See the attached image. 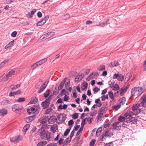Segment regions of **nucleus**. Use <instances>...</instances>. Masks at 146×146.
Returning <instances> with one entry per match:
<instances>
[{"label": "nucleus", "instance_id": "nucleus-56", "mask_svg": "<svg viewBox=\"0 0 146 146\" xmlns=\"http://www.w3.org/2000/svg\"><path fill=\"white\" fill-rule=\"evenodd\" d=\"M131 116V114L129 113H126L124 114V117H127V118H129Z\"/></svg>", "mask_w": 146, "mask_h": 146}, {"label": "nucleus", "instance_id": "nucleus-49", "mask_svg": "<svg viewBox=\"0 0 146 146\" xmlns=\"http://www.w3.org/2000/svg\"><path fill=\"white\" fill-rule=\"evenodd\" d=\"M86 120H88V118H86L85 119L83 120L81 123V126L84 127V126L86 124Z\"/></svg>", "mask_w": 146, "mask_h": 146}, {"label": "nucleus", "instance_id": "nucleus-55", "mask_svg": "<svg viewBox=\"0 0 146 146\" xmlns=\"http://www.w3.org/2000/svg\"><path fill=\"white\" fill-rule=\"evenodd\" d=\"M36 127H33L31 132V135H32V134L34 133V132L36 130Z\"/></svg>", "mask_w": 146, "mask_h": 146}, {"label": "nucleus", "instance_id": "nucleus-11", "mask_svg": "<svg viewBox=\"0 0 146 146\" xmlns=\"http://www.w3.org/2000/svg\"><path fill=\"white\" fill-rule=\"evenodd\" d=\"M36 10L34 9L26 15V16L28 18H31L33 15L35 13Z\"/></svg>", "mask_w": 146, "mask_h": 146}, {"label": "nucleus", "instance_id": "nucleus-24", "mask_svg": "<svg viewBox=\"0 0 146 146\" xmlns=\"http://www.w3.org/2000/svg\"><path fill=\"white\" fill-rule=\"evenodd\" d=\"M119 65L117 61H115L112 62H111L110 64V66H116Z\"/></svg>", "mask_w": 146, "mask_h": 146}, {"label": "nucleus", "instance_id": "nucleus-33", "mask_svg": "<svg viewBox=\"0 0 146 146\" xmlns=\"http://www.w3.org/2000/svg\"><path fill=\"white\" fill-rule=\"evenodd\" d=\"M119 87L118 84H116L114 85L112 89V90H113L115 91H116L119 90Z\"/></svg>", "mask_w": 146, "mask_h": 146}, {"label": "nucleus", "instance_id": "nucleus-18", "mask_svg": "<svg viewBox=\"0 0 146 146\" xmlns=\"http://www.w3.org/2000/svg\"><path fill=\"white\" fill-rule=\"evenodd\" d=\"M47 60V58H44L41 60H40L38 62H37V63L38 66H40L42 64H44Z\"/></svg>", "mask_w": 146, "mask_h": 146}, {"label": "nucleus", "instance_id": "nucleus-9", "mask_svg": "<svg viewBox=\"0 0 146 146\" xmlns=\"http://www.w3.org/2000/svg\"><path fill=\"white\" fill-rule=\"evenodd\" d=\"M146 97L145 95H143L141 98V103L142 106L144 107H146Z\"/></svg>", "mask_w": 146, "mask_h": 146}, {"label": "nucleus", "instance_id": "nucleus-50", "mask_svg": "<svg viewBox=\"0 0 146 146\" xmlns=\"http://www.w3.org/2000/svg\"><path fill=\"white\" fill-rule=\"evenodd\" d=\"M96 140L94 139L92 140L90 143V146H93L96 142Z\"/></svg>", "mask_w": 146, "mask_h": 146}, {"label": "nucleus", "instance_id": "nucleus-52", "mask_svg": "<svg viewBox=\"0 0 146 146\" xmlns=\"http://www.w3.org/2000/svg\"><path fill=\"white\" fill-rule=\"evenodd\" d=\"M102 130V128L101 127L99 128L97 130L96 132V135H99L100 132H101Z\"/></svg>", "mask_w": 146, "mask_h": 146}, {"label": "nucleus", "instance_id": "nucleus-54", "mask_svg": "<svg viewBox=\"0 0 146 146\" xmlns=\"http://www.w3.org/2000/svg\"><path fill=\"white\" fill-rule=\"evenodd\" d=\"M74 123V122L72 120H70L68 122V124L70 126V127H71V128L72 127V125Z\"/></svg>", "mask_w": 146, "mask_h": 146}, {"label": "nucleus", "instance_id": "nucleus-35", "mask_svg": "<svg viewBox=\"0 0 146 146\" xmlns=\"http://www.w3.org/2000/svg\"><path fill=\"white\" fill-rule=\"evenodd\" d=\"M129 120L130 122L133 123L135 122H137V118L136 117H131L130 118Z\"/></svg>", "mask_w": 146, "mask_h": 146}, {"label": "nucleus", "instance_id": "nucleus-8", "mask_svg": "<svg viewBox=\"0 0 146 146\" xmlns=\"http://www.w3.org/2000/svg\"><path fill=\"white\" fill-rule=\"evenodd\" d=\"M10 140L11 142L16 143L18 142L20 140V137L19 136L13 137L10 138Z\"/></svg>", "mask_w": 146, "mask_h": 146}, {"label": "nucleus", "instance_id": "nucleus-15", "mask_svg": "<svg viewBox=\"0 0 146 146\" xmlns=\"http://www.w3.org/2000/svg\"><path fill=\"white\" fill-rule=\"evenodd\" d=\"M113 135V134L112 133L110 132V131L109 130L106 131L103 134V135L106 137H110Z\"/></svg>", "mask_w": 146, "mask_h": 146}, {"label": "nucleus", "instance_id": "nucleus-60", "mask_svg": "<svg viewBox=\"0 0 146 146\" xmlns=\"http://www.w3.org/2000/svg\"><path fill=\"white\" fill-rule=\"evenodd\" d=\"M40 39H41L42 41H44L46 40L47 38L44 35H42L40 38Z\"/></svg>", "mask_w": 146, "mask_h": 146}, {"label": "nucleus", "instance_id": "nucleus-20", "mask_svg": "<svg viewBox=\"0 0 146 146\" xmlns=\"http://www.w3.org/2000/svg\"><path fill=\"white\" fill-rule=\"evenodd\" d=\"M7 113V111L5 109H2L0 110V116L6 115Z\"/></svg>", "mask_w": 146, "mask_h": 146}, {"label": "nucleus", "instance_id": "nucleus-42", "mask_svg": "<svg viewBox=\"0 0 146 146\" xmlns=\"http://www.w3.org/2000/svg\"><path fill=\"white\" fill-rule=\"evenodd\" d=\"M108 95L110 98L112 100L114 99V97L113 96V94L111 91H110L108 92Z\"/></svg>", "mask_w": 146, "mask_h": 146}, {"label": "nucleus", "instance_id": "nucleus-16", "mask_svg": "<svg viewBox=\"0 0 146 146\" xmlns=\"http://www.w3.org/2000/svg\"><path fill=\"white\" fill-rule=\"evenodd\" d=\"M127 89V87L123 88H121L119 92H120V94L121 96H123L124 95V94L126 92Z\"/></svg>", "mask_w": 146, "mask_h": 146}, {"label": "nucleus", "instance_id": "nucleus-21", "mask_svg": "<svg viewBox=\"0 0 146 146\" xmlns=\"http://www.w3.org/2000/svg\"><path fill=\"white\" fill-rule=\"evenodd\" d=\"M88 86V84L86 82H84L82 84L81 88L83 91L85 90L87 88Z\"/></svg>", "mask_w": 146, "mask_h": 146}, {"label": "nucleus", "instance_id": "nucleus-17", "mask_svg": "<svg viewBox=\"0 0 146 146\" xmlns=\"http://www.w3.org/2000/svg\"><path fill=\"white\" fill-rule=\"evenodd\" d=\"M21 86L20 84H18L15 85H11L10 86L11 88V90H17Z\"/></svg>", "mask_w": 146, "mask_h": 146}, {"label": "nucleus", "instance_id": "nucleus-19", "mask_svg": "<svg viewBox=\"0 0 146 146\" xmlns=\"http://www.w3.org/2000/svg\"><path fill=\"white\" fill-rule=\"evenodd\" d=\"M71 140V138L69 137L66 138L64 141L62 146H66L70 142Z\"/></svg>", "mask_w": 146, "mask_h": 146}, {"label": "nucleus", "instance_id": "nucleus-53", "mask_svg": "<svg viewBox=\"0 0 146 146\" xmlns=\"http://www.w3.org/2000/svg\"><path fill=\"white\" fill-rule=\"evenodd\" d=\"M48 35V36L49 37V38H50L51 36H53L54 35L55 33L54 32H48V33H47Z\"/></svg>", "mask_w": 146, "mask_h": 146}, {"label": "nucleus", "instance_id": "nucleus-28", "mask_svg": "<svg viewBox=\"0 0 146 146\" xmlns=\"http://www.w3.org/2000/svg\"><path fill=\"white\" fill-rule=\"evenodd\" d=\"M47 143V142L46 141L40 142L37 144V146H44Z\"/></svg>", "mask_w": 146, "mask_h": 146}, {"label": "nucleus", "instance_id": "nucleus-43", "mask_svg": "<svg viewBox=\"0 0 146 146\" xmlns=\"http://www.w3.org/2000/svg\"><path fill=\"white\" fill-rule=\"evenodd\" d=\"M125 118L124 116H120L118 118V120L119 121L122 122L125 120Z\"/></svg>", "mask_w": 146, "mask_h": 146}, {"label": "nucleus", "instance_id": "nucleus-64", "mask_svg": "<svg viewBox=\"0 0 146 146\" xmlns=\"http://www.w3.org/2000/svg\"><path fill=\"white\" fill-rule=\"evenodd\" d=\"M47 146H57L56 144L54 143H52L48 144Z\"/></svg>", "mask_w": 146, "mask_h": 146}, {"label": "nucleus", "instance_id": "nucleus-62", "mask_svg": "<svg viewBox=\"0 0 146 146\" xmlns=\"http://www.w3.org/2000/svg\"><path fill=\"white\" fill-rule=\"evenodd\" d=\"M43 22L42 20L39 21L37 23V26H41L42 25H44V24H43V23L42 24V23Z\"/></svg>", "mask_w": 146, "mask_h": 146}, {"label": "nucleus", "instance_id": "nucleus-48", "mask_svg": "<svg viewBox=\"0 0 146 146\" xmlns=\"http://www.w3.org/2000/svg\"><path fill=\"white\" fill-rule=\"evenodd\" d=\"M78 114L75 113L73 115L72 117L74 119H76L78 117Z\"/></svg>", "mask_w": 146, "mask_h": 146}, {"label": "nucleus", "instance_id": "nucleus-10", "mask_svg": "<svg viewBox=\"0 0 146 146\" xmlns=\"http://www.w3.org/2000/svg\"><path fill=\"white\" fill-rule=\"evenodd\" d=\"M36 118V115H34L32 116L28 117L25 118V120L27 123L31 122Z\"/></svg>", "mask_w": 146, "mask_h": 146}, {"label": "nucleus", "instance_id": "nucleus-31", "mask_svg": "<svg viewBox=\"0 0 146 146\" xmlns=\"http://www.w3.org/2000/svg\"><path fill=\"white\" fill-rule=\"evenodd\" d=\"M105 111V108H101L100 111L98 113V115H99L102 116Z\"/></svg>", "mask_w": 146, "mask_h": 146}, {"label": "nucleus", "instance_id": "nucleus-22", "mask_svg": "<svg viewBox=\"0 0 146 146\" xmlns=\"http://www.w3.org/2000/svg\"><path fill=\"white\" fill-rule=\"evenodd\" d=\"M56 120L55 117L54 116L50 117L48 120V122L50 123H53Z\"/></svg>", "mask_w": 146, "mask_h": 146}, {"label": "nucleus", "instance_id": "nucleus-44", "mask_svg": "<svg viewBox=\"0 0 146 146\" xmlns=\"http://www.w3.org/2000/svg\"><path fill=\"white\" fill-rule=\"evenodd\" d=\"M49 92H50V90H46V92L44 93V97L45 98H46L48 96L49 94Z\"/></svg>", "mask_w": 146, "mask_h": 146}, {"label": "nucleus", "instance_id": "nucleus-2", "mask_svg": "<svg viewBox=\"0 0 146 146\" xmlns=\"http://www.w3.org/2000/svg\"><path fill=\"white\" fill-rule=\"evenodd\" d=\"M40 136L42 139L48 141L51 140L52 137L51 133L46 131L43 129L40 130Z\"/></svg>", "mask_w": 146, "mask_h": 146}, {"label": "nucleus", "instance_id": "nucleus-34", "mask_svg": "<svg viewBox=\"0 0 146 146\" xmlns=\"http://www.w3.org/2000/svg\"><path fill=\"white\" fill-rule=\"evenodd\" d=\"M105 66L103 65H100L98 68V70L99 71H103L105 69Z\"/></svg>", "mask_w": 146, "mask_h": 146}, {"label": "nucleus", "instance_id": "nucleus-37", "mask_svg": "<svg viewBox=\"0 0 146 146\" xmlns=\"http://www.w3.org/2000/svg\"><path fill=\"white\" fill-rule=\"evenodd\" d=\"M30 127V125L29 124H27L24 126L23 128V130L24 131L26 132Z\"/></svg>", "mask_w": 146, "mask_h": 146}, {"label": "nucleus", "instance_id": "nucleus-14", "mask_svg": "<svg viewBox=\"0 0 146 146\" xmlns=\"http://www.w3.org/2000/svg\"><path fill=\"white\" fill-rule=\"evenodd\" d=\"M126 99L125 97H122L119 100L117 104L121 106V105L124 104L125 102Z\"/></svg>", "mask_w": 146, "mask_h": 146}, {"label": "nucleus", "instance_id": "nucleus-1", "mask_svg": "<svg viewBox=\"0 0 146 146\" xmlns=\"http://www.w3.org/2000/svg\"><path fill=\"white\" fill-rule=\"evenodd\" d=\"M144 91V88L142 87H138L134 88L131 90V96L137 98L141 95Z\"/></svg>", "mask_w": 146, "mask_h": 146}, {"label": "nucleus", "instance_id": "nucleus-27", "mask_svg": "<svg viewBox=\"0 0 146 146\" xmlns=\"http://www.w3.org/2000/svg\"><path fill=\"white\" fill-rule=\"evenodd\" d=\"M66 78H64L62 81L60 83L59 86V87L60 89H62L63 88L64 85V83L66 81Z\"/></svg>", "mask_w": 146, "mask_h": 146}, {"label": "nucleus", "instance_id": "nucleus-46", "mask_svg": "<svg viewBox=\"0 0 146 146\" xmlns=\"http://www.w3.org/2000/svg\"><path fill=\"white\" fill-rule=\"evenodd\" d=\"M84 128V127L81 126L80 128V129L76 133V135H78L80 134L82 132Z\"/></svg>", "mask_w": 146, "mask_h": 146}, {"label": "nucleus", "instance_id": "nucleus-6", "mask_svg": "<svg viewBox=\"0 0 146 146\" xmlns=\"http://www.w3.org/2000/svg\"><path fill=\"white\" fill-rule=\"evenodd\" d=\"M65 120V117H64L63 115L62 114L58 115L56 119V122L58 123H62Z\"/></svg>", "mask_w": 146, "mask_h": 146}, {"label": "nucleus", "instance_id": "nucleus-41", "mask_svg": "<svg viewBox=\"0 0 146 146\" xmlns=\"http://www.w3.org/2000/svg\"><path fill=\"white\" fill-rule=\"evenodd\" d=\"M49 17V16L48 15H46L43 19H42L43 22V24L45 23L46 21H48Z\"/></svg>", "mask_w": 146, "mask_h": 146}, {"label": "nucleus", "instance_id": "nucleus-38", "mask_svg": "<svg viewBox=\"0 0 146 146\" xmlns=\"http://www.w3.org/2000/svg\"><path fill=\"white\" fill-rule=\"evenodd\" d=\"M120 107L121 106H120V105H119L117 104V105L113 106L112 107V109L113 110H117L119 109L120 108Z\"/></svg>", "mask_w": 146, "mask_h": 146}, {"label": "nucleus", "instance_id": "nucleus-57", "mask_svg": "<svg viewBox=\"0 0 146 146\" xmlns=\"http://www.w3.org/2000/svg\"><path fill=\"white\" fill-rule=\"evenodd\" d=\"M75 131L74 130H73L71 131L70 137H69L70 138H71V139H72V137L74 136V134Z\"/></svg>", "mask_w": 146, "mask_h": 146}, {"label": "nucleus", "instance_id": "nucleus-63", "mask_svg": "<svg viewBox=\"0 0 146 146\" xmlns=\"http://www.w3.org/2000/svg\"><path fill=\"white\" fill-rule=\"evenodd\" d=\"M17 34V32L16 31H14L11 34V36L12 37H15Z\"/></svg>", "mask_w": 146, "mask_h": 146}, {"label": "nucleus", "instance_id": "nucleus-5", "mask_svg": "<svg viewBox=\"0 0 146 146\" xmlns=\"http://www.w3.org/2000/svg\"><path fill=\"white\" fill-rule=\"evenodd\" d=\"M124 78V76L123 75L119 73L114 74L113 76V79H117L118 80L121 81H123V80Z\"/></svg>", "mask_w": 146, "mask_h": 146}, {"label": "nucleus", "instance_id": "nucleus-59", "mask_svg": "<svg viewBox=\"0 0 146 146\" xmlns=\"http://www.w3.org/2000/svg\"><path fill=\"white\" fill-rule=\"evenodd\" d=\"M100 89L98 87H96L93 89V91L94 93H97L98 92Z\"/></svg>", "mask_w": 146, "mask_h": 146}, {"label": "nucleus", "instance_id": "nucleus-7", "mask_svg": "<svg viewBox=\"0 0 146 146\" xmlns=\"http://www.w3.org/2000/svg\"><path fill=\"white\" fill-rule=\"evenodd\" d=\"M48 83V81H45L43 84L40 86L38 91V93L39 94L42 92L45 88Z\"/></svg>", "mask_w": 146, "mask_h": 146}, {"label": "nucleus", "instance_id": "nucleus-40", "mask_svg": "<svg viewBox=\"0 0 146 146\" xmlns=\"http://www.w3.org/2000/svg\"><path fill=\"white\" fill-rule=\"evenodd\" d=\"M25 100V98H20L17 99V102H21L24 101Z\"/></svg>", "mask_w": 146, "mask_h": 146}, {"label": "nucleus", "instance_id": "nucleus-45", "mask_svg": "<svg viewBox=\"0 0 146 146\" xmlns=\"http://www.w3.org/2000/svg\"><path fill=\"white\" fill-rule=\"evenodd\" d=\"M38 63H37V62L35 63L31 67V69L34 70L35 68H36L38 66Z\"/></svg>", "mask_w": 146, "mask_h": 146}, {"label": "nucleus", "instance_id": "nucleus-32", "mask_svg": "<svg viewBox=\"0 0 146 146\" xmlns=\"http://www.w3.org/2000/svg\"><path fill=\"white\" fill-rule=\"evenodd\" d=\"M38 121L41 124H44L47 121V120L45 118L40 119Z\"/></svg>", "mask_w": 146, "mask_h": 146}, {"label": "nucleus", "instance_id": "nucleus-47", "mask_svg": "<svg viewBox=\"0 0 146 146\" xmlns=\"http://www.w3.org/2000/svg\"><path fill=\"white\" fill-rule=\"evenodd\" d=\"M101 98L102 99V101H104L106 99H108V95H104L102 96L101 97Z\"/></svg>", "mask_w": 146, "mask_h": 146}, {"label": "nucleus", "instance_id": "nucleus-3", "mask_svg": "<svg viewBox=\"0 0 146 146\" xmlns=\"http://www.w3.org/2000/svg\"><path fill=\"white\" fill-rule=\"evenodd\" d=\"M11 108L13 112L19 114H21L25 111L24 108L23 107L18 104L13 105Z\"/></svg>", "mask_w": 146, "mask_h": 146}, {"label": "nucleus", "instance_id": "nucleus-29", "mask_svg": "<svg viewBox=\"0 0 146 146\" xmlns=\"http://www.w3.org/2000/svg\"><path fill=\"white\" fill-rule=\"evenodd\" d=\"M38 101L37 99L35 97L33 98L29 102L31 104H35Z\"/></svg>", "mask_w": 146, "mask_h": 146}, {"label": "nucleus", "instance_id": "nucleus-13", "mask_svg": "<svg viewBox=\"0 0 146 146\" xmlns=\"http://www.w3.org/2000/svg\"><path fill=\"white\" fill-rule=\"evenodd\" d=\"M50 100L48 99H46L45 101L42 102V105L45 108H47L49 106Z\"/></svg>", "mask_w": 146, "mask_h": 146}, {"label": "nucleus", "instance_id": "nucleus-39", "mask_svg": "<svg viewBox=\"0 0 146 146\" xmlns=\"http://www.w3.org/2000/svg\"><path fill=\"white\" fill-rule=\"evenodd\" d=\"M52 110V109L51 108H48L45 111V113L46 114H50L51 113H52L51 111Z\"/></svg>", "mask_w": 146, "mask_h": 146}, {"label": "nucleus", "instance_id": "nucleus-58", "mask_svg": "<svg viewBox=\"0 0 146 146\" xmlns=\"http://www.w3.org/2000/svg\"><path fill=\"white\" fill-rule=\"evenodd\" d=\"M70 84V82H67L65 84V88L67 90H68V88L69 87V84Z\"/></svg>", "mask_w": 146, "mask_h": 146}, {"label": "nucleus", "instance_id": "nucleus-61", "mask_svg": "<svg viewBox=\"0 0 146 146\" xmlns=\"http://www.w3.org/2000/svg\"><path fill=\"white\" fill-rule=\"evenodd\" d=\"M113 142L106 144L104 146H113Z\"/></svg>", "mask_w": 146, "mask_h": 146}, {"label": "nucleus", "instance_id": "nucleus-4", "mask_svg": "<svg viewBox=\"0 0 146 146\" xmlns=\"http://www.w3.org/2000/svg\"><path fill=\"white\" fill-rule=\"evenodd\" d=\"M139 104H137L133 106L132 108V111L131 112L134 114L137 115L141 112V110L139 108Z\"/></svg>", "mask_w": 146, "mask_h": 146}, {"label": "nucleus", "instance_id": "nucleus-12", "mask_svg": "<svg viewBox=\"0 0 146 146\" xmlns=\"http://www.w3.org/2000/svg\"><path fill=\"white\" fill-rule=\"evenodd\" d=\"M84 74L81 75H78L75 78V82H78L80 81L82 79V78L84 77Z\"/></svg>", "mask_w": 146, "mask_h": 146}, {"label": "nucleus", "instance_id": "nucleus-30", "mask_svg": "<svg viewBox=\"0 0 146 146\" xmlns=\"http://www.w3.org/2000/svg\"><path fill=\"white\" fill-rule=\"evenodd\" d=\"M131 77V74L129 73H127L125 76V82L126 83H127L130 79Z\"/></svg>", "mask_w": 146, "mask_h": 146}, {"label": "nucleus", "instance_id": "nucleus-23", "mask_svg": "<svg viewBox=\"0 0 146 146\" xmlns=\"http://www.w3.org/2000/svg\"><path fill=\"white\" fill-rule=\"evenodd\" d=\"M9 59H6L4 60L0 64V68H3L5 64L8 61Z\"/></svg>", "mask_w": 146, "mask_h": 146}, {"label": "nucleus", "instance_id": "nucleus-36", "mask_svg": "<svg viewBox=\"0 0 146 146\" xmlns=\"http://www.w3.org/2000/svg\"><path fill=\"white\" fill-rule=\"evenodd\" d=\"M71 129V127H69L65 131L64 133V136H67L70 132V130Z\"/></svg>", "mask_w": 146, "mask_h": 146}, {"label": "nucleus", "instance_id": "nucleus-51", "mask_svg": "<svg viewBox=\"0 0 146 146\" xmlns=\"http://www.w3.org/2000/svg\"><path fill=\"white\" fill-rule=\"evenodd\" d=\"M56 127L53 125L51 127V130L53 132V133H54L56 131Z\"/></svg>", "mask_w": 146, "mask_h": 146}, {"label": "nucleus", "instance_id": "nucleus-25", "mask_svg": "<svg viewBox=\"0 0 146 146\" xmlns=\"http://www.w3.org/2000/svg\"><path fill=\"white\" fill-rule=\"evenodd\" d=\"M109 21V20L108 19L106 22H102L101 23L99 24L98 25H97V26H100L102 27H104V26L106 25L108 23Z\"/></svg>", "mask_w": 146, "mask_h": 146}, {"label": "nucleus", "instance_id": "nucleus-26", "mask_svg": "<svg viewBox=\"0 0 146 146\" xmlns=\"http://www.w3.org/2000/svg\"><path fill=\"white\" fill-rule=\"evenodd\" d=\"M67 108V104H64L63 106L62 104L60 105V106H58V109L62 110L66 109Z\"/></svg>", "mask_w": 146, "mask_h": 146}]
</instances>
